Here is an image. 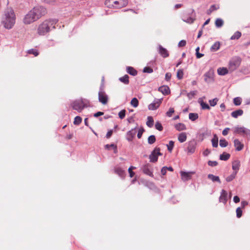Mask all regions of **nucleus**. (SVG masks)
<instances>
[{
  "label": "nucleus",
  "mask_w": 250,
  "mask_h": 250,
  "mask_svg": "<svg viewBox=\"0 0 250 250\" xmlns=\"http://www.w3.org/2000/svg\"><path fill=\"white\" fill-rule=\"evenodd\" d=\"M103 84H102L100 87V91L98 93V100L103 104H105L107 103L108 97L104 91Z\"/></svg>",
  "instance_id": "nucleus-8"
},
{
  "label": "nucleus",
  "mask_w": 250,
  "mask_h": 250,
  "mask_svg": "<svg viewBox=\"0 0 250 250\" xmlns=\"http://www.w3.org/2000/svg\"><path fill=\"white\" fill-rule=\"evenodd\" d=\"M219 8V6H216L215 4L212 5L209 9L207 10V13L208 15H210L213 11L216 10Z\"/></svg>",
  "instance_id": "nucleus-36"
},
{
  "label": "nucleus",
  "mask_w": 250,
  "mask_h": 250,
  "mask_svg": "<svg viewBox=\"0 0 250 250\" xmlns=\"http://www.w3.org/2000/svg\"><path fill=\"white\" fill-rule=\"evenodd\" d=\"M162 155V153L160 152V148L156 147L149 156L150 162L151 163L156 162L158 161V156Z\"/></svg>",
  "instance_id": "nucleus-7"
},
{
  "label": "nucleus",
  "mask_w": 250,
  "mask_h": 250,
  "mask_svg": "<svg viewBox=\"0 0 250 250\" xmlns=\"http://www.w3.org/2000/svg\"><path fill=\"white\" fill-rule=\"evenodd\" d=\"M230 157V155L229 153L224 152L222 154L220 155L219 158L222 161H227Z\"/></svg>",
  "instance_id": "nucleus-31"
},
{
  "label": "nucleus",
  "mask_w": 250,
  "mask_h": 250,
  "mask_svg": "<svg viewBox=\"0 0 250 250\" xmlns=\"http://www.w3.org/2000/svg\"><path fill=\"white\" fill-rule=\"evenodd\" d=\"M196 93H197V91H196V90L192 91H190L189 93H188L187 94V96L188 97V98L189 100H191L194 97V96L196 94Z\"/></svg>",
  "instance_id": "nucleus-48"
},
{
  "label": "nucleus",
  "mask_w": 250,
  "mask_h": 250,
  "mask_svg": "<svg viewBox=\"0 0 250 250\" xmlns=\"http://www.w3.org/2000/svg\"><path fill=\"white\" fill-rule=\"evenodd\" d=\"M180 175L181 176L182 180H183L184 181H187L190 179L191 178L190 173L189 172L181 171Z\"/></svg>",
  "instance_id": "nucleus-24"
},
{
  "label": "nucleus",
  "mask_w": 250,
  "mask_h": 250,
  "mask_svg": "<svg viewBox=\"0 0 250 250\" xmlns=\"http://www.w3.org/2000/svg\"><path fill=\"white\" fill-rule=\"evenodd\" d=\"M240 167V162L239 160H234L232 162V168L233 170V172H236V173H237Z\"/></svg>",
  "instance_id": "nucleus-19"
},
{
  "label": "nucleus",
  "mask_w": 250,
  "mask_h": 250,
  "mask_svg": "<svg viewBox=\"0 0 250 250\" xmlns=\"http://www.w3.org/2000/svg\"><path fill=\"white\" fill-rule=\"evenodd\" d=\"M218 101V99L217 98H214L212 100H209V103L211 106H214L216 105L217 102Z\"/></svg>",
  "instance_id": "nucleus-51"
},
{
  "label": "nucleus",
  "mask_w": 250,
  "mask_h": 250,
  "mask_svg": "<svg viewBox=\"0 0 250 250\" xmlns=\"http://www.w3.org/2000/svg\"><path fill=\"white\" fill-rule=\"evenodd\" d=\"M126 111L125 109H123L118 113L119 117L120 119H123L125 116Z\"/></svg>",
  "instance_id": "nucleus-53"
},
{
  "label": "nucleus",
  "mask_w": 250,
  "mask_h": 250,
  "mask_svg": "<svg viewBox=\"0 0 250 250\" xmlns=\"http://www.w3.org/2000/svg\"><path fill=\"white\" fill-rule=\"evenodd\" d=\"M128 2V0H106L105 4L108 7L121 8L126 6Z\"/></svg>",
  "instance_id": "nucleus-4"
},
{
  "label": "nucleus",
  "mask_w": 250,
  "mask_h": 250,
  "mask_svg": "<svg viewBox=\"0 0 250 250\" xmlns=\"http://www.w3.org/2000/svg\"><path fill=\"white\" fill-rule=\"evenodd\" d=\"M230 128L229 127L225 128L222 131V134L224 136H226L228 134V132Z\"/></svg>",
  "instance_id": "nucleus-63"
},
{
  "label": "nucleus",
  "mask_w": 250,
  "mask_h": 250,
  "mask_svg": "<svg viewBox=\"0 0 250 250\" xmlns=\"http://www.w3.org/2000/svg\"><path fill=\"white\" fill-rule=\"evenodd\" d=\"M38 20L47 13L46 9L42 6H37L32 8Z\"/></svg>",
  "instance_id": "nucleus-9"
},
{
  "label": "nucleus",
  "mask_w": 250,
  "mask_h": 250,
  "mask_svg": "<svg viewBox=\"0 0 250 250\" xmlns=\"http://www.w3.org/2000/svg\"><path fill=\"white\" fill-rule=\"evenodd\" d=\"M143 172L150 177L154 176L153 174V170L151 165L149 163H147L144 165L141 168Z\"/></svg>",
  "instance_id": "nucleus-11"
},
{
  "label": "nucleus",
  "mask_w": 250,
  "mask_h": 250,
  "mask_svg": "<svg viewBox=\"0 0 250 250\" xmlns=\"http://www.w3.org/2000/svg\"><path fill=\"white\" fill-rule=\"evenodd\" d=\"M131 105L134 107H137L139 104V101L136 98H133L130 102Z\"/></svg>",
  "instance_id": "nucleus-41"
},
{
  "label": "nucleus",
  "mask_w": 250,
  "mask_h": 250,
  "mask_svg": "<svg viewBox=\"0 0 250 250\" xmlns=\"http://www.w3.org/2000/svg\"><path fill=\"white\" fill-rule=\"evenodd\" d=\"M174 112V108L171 107L169 109V110L167 112L166 115L168 117H170L172 116V113H173Z\"/></svg>",
  "instance_id": "nucleus-59"
},
{
  "label": "nucleus",
  "mask_w": 250,
  "mask_h": 250,
  "mask_svg": "<svg viewBox=\"0 0 250 250\" xmlns=\"http://www.w3.org/2000/svg\"><path fill=\"white\" fill-rule=\"evenodd\" d=\"M241 60L239 57H235L231 59L229 63V69L230 72L234 71L240 65Z\"/></svg>",
  "instance_id": "nucleus-6"
},
{
  "label": "nucleus",
  "mask_w": 250,
  "mask_h": 250,
  "mask_svg": "<svg viewBox=\"0 0 250 250\" xmlns=\"http://www.w3.org/2000/svg\"><path fill=\"white\" fill-rule=\"evenodd\" d=\"M174 142L173 141H170L169 144L167 145V150L169 152H171L174 147Z\"/></svg>",
  "instance_id": "nucleus-47"
},
{
  "label": "nucleus",
  "mask_w": 250,
  "mask_h": 250,
  "mask_svg": "<svg viewBox=\"0 0 250 250\" xmlns=\"http://www.w3.org/2000/svg\"><path fill=\"white\" fill-rule=\"evenodd\" d=\"M183 20L184 21L186 22L187 23H192L194 21L195 19L191 17H187V18L184 17L183 19Z\"/></svg>",
  "instance_id": "nucleus-45"
},
{
  "label": "nucleus",
  "mask_w": 250,
  "mask_h": 250,
  "mask_svg": "<svg viewBox=\"0 0 250 250\" xmlns=\"http://www.w3.org/2000/svg\"><path fill=\"white\" fill-rule=\"evenodd\" d=\"M243 111L242 109H238L231 112V115L234 118H238V116L242 115Z\"/></svg>",
  "instance_id": "nucleus-25"
},
{
  "label": "nucleus",
  "mask_w": 250,
  "mask_h": 250,
  "mask_svg": "<svg viewBox=\"0 0 250 250\" xmlns=\"http://www.w3.org/2000/svg\"><path fill=\"white\" fill-rule=\"evenodd\" d=\"M89 101L85 99H77L71 104V106L74 110L81 112L84 108L88 106Z\"/></svg>",
  "instance_id": "nucleus-3"
},
{
  "label": "nucleus",
  "mask_w": 250,
  "mask_h": 250,
  "mask_svg": "<svg viewBox=\"0 0 250 250\" xmlns=\"http://www.w3.org/2000/svg\"><path fill=\"white\" fill-rule=\"evenodd\" d=\"M186 44V41L185 40H181L178 43V46L179 47L185 46Z\"/></svg>",
  "instance_id": "nucleus-60"
},
{
  "label": "nucleus",
  "mask_w": 250,
  "mask_h": 250,
  "mask_svg": "<svg viewBox=\"0 0 250 250\" xmlns=\"http://www.w3.org/2000/svg\"><path fill=\"white\" fill-rule=\"evenodd\" d=\"M115 172L118 174L120 177L124 178L125 175V172L124 170L120 167L115 168Z\"/></svg>",
  "instance_id": "nucleus-21"
},
{
  "label": "nucleus",
  "mask_w": 250,
  "mask_h": 250,
  "mask_svg": "<svg viewBox=\"0 0 250 250\" xmlns=\"http://www.w3.org/2000/svg\"><path fill=\"white\" fill-rule=\"evenodd\" d=\"M184 76V71L182 69H180L178 70L177 72V78L179 80H181L183 79Z\"/></svg>",
  "instance_id": "nucleus-44"
},
{
  "label": "nucleus",
  "mask_w": 250,
  "mask_h": 250,
  "mask_svg": "<svg viewBox=\"0 0 250 250\" xmlns=\"http://www.w3.org/2000/svg\"><path fill=\"white\" fill-rule=\"evenodd\" d=\"M161 103V101L160 99L155 100L153 103L148 105V108L150 110H155L159 107Z\"/></svg>",
  "instance_id": "nucleus-13"
},
{
  "label": "nucleus",
  "mask_w": 250,
  "mask_h": 250,
  "mask_svg": "<svg viewBox=\"0 0 250 250\" xmlns=\"http://www.w3.org/2000/svg\"><path fill=\"white\" fill-rule=\"evenodd\" d=\"M110 147L113 148L115 153H116L117 152V147L116 145L112 144L110 145L107 144L105 146V148L106 149H109Z\"/></svg>",
  "instance_id": "nucleus-40"
},
{
  "label": "nucleus",
  "mask_w": 250,
  "mask_h": 250,
  "mask_svg": "<svg viewBox=\"0 0 250 250\" xmlns=\"http://www.w3.org/2000/svg\"><path fill=\"white\" fill-rule=\"evenodd\" d=\"M155 141H156V137H155V135H151L148 137L147 142H148V144L152 145V144H154L155 142Z\"/></svg>",
  "instance_id": "nucleus-39"
},
{
  "label": "nucleus",
  "mask_w": 250,
  "mask_h": 250,
  "mask_svg": "<svg viewBox=\"0 0 250 250\" xmlns=\"http://www.w3.org/2000/svg\"><path fill=\"white\" fill-rule=\"evenodd\" d=\"M236 174V172H233L231 174L226 178V181L228 182L232 181L235 178Z\"/></svg>",
  "instance_id": "nucleus-42"
},
{
  "label": "nucleus",
  "mask_w": 250,
  "mask_h": 250,
  "mask_svg": "<svg viewBox=\"0 0 250 250\" xmlns=\"http://www.w3.org/2000/svg\"><path fill=\"white\" fill-rule=\"evenodd\" d=\"M119 80L125 84H128L129 83V76L127 75H125L123 77H120Z\"/></svg>",
  "instance_id": "nucleus-32"
},
{
  "label": "nucleus",
  "mask_w": 250,
  "mask_h": 250,
  "mask_svg": "<svg viewBox=\"0 0 250 250\" xmlns=\"http://www.w3.org/2000/svg\"><path fill=\"white\" fill-rule=\"evenodd\" d=\"M214 71L212 69H210L204 75L205 81L209 83L214 82L213 79Z\"/></svg>",
  "instance_id": "nucleus-10"
},
{
  "label": "nucleus",
  "mask_w": 250,
  "mask_h": 250,
  "mask_svg": "<svg viewBox=\"0 0 250 250\" xmlns=\"http://www.w3.org/2000/svg\"><path fill=\"white\" fill-rule=\"evenodd\" d=\"M27 53L29 54H33L35 56H37L39 55V52L37 49H31L27 51Z\"/></svg>",
  "instance_id": "nucleus-50"
},
{
  "label": "nucleus",
  "mask_w": 250,
  "mask_h": 250,
  "mask_svg": "<svg viewBox=\"0 0 250 250\" xmlns=\"http://www.w3.org/2000/svg\"><path fill=\"white\" fill-rule=\"evenodd\" d=\"M228 193L227 192L224 190L222 189L221 192V195L219 197V201L220 202L223 203L224 204H226L227 200H228Z\"/></svg>",
  "instance_id": "nucleus-15"
},
{
  "label": "nucleus",
  "mask_w": 250,
  "mask_h": 250,
  "mask_svg": "<svg viewBox=\"0 0 250 250\" xmlns=\"http://www.w3.org/2000/svg\"><path fill=\"white\" fill-rule=\"evenodd\" d=\"M136 167L133 166H130L128 168V172L130 177H133L135 174V173L132 171V169H135Z\"/></svg>",
  "instance_id": "nucleus-54"
},
{
  "label": "nucleus",
  "mask_w": 250,
  "mask_h": 250,
  "mask_svg": "<svg viewBox=\"0 0 250 250\" xmlns=\"http://www.w3.org/2000/svg\"><path fill=\"white\" fill-rule=\"evenodd\" d=\"M136 128V127L127 132L126 134V139L128 142H131L135 136L136 133L135 131Z\"/></svg>",
  "instance_id": "nucleus-14"
},
{
  "label": "nucleus",
  "mask_w": 250,
  "mask_h": 250,
  "mask_svg": "<svg viewBox=\"0 0 250 250\" xmlns=\"http://www.w3.org/2000/svg\"><path fill=\"white\" fill-rule=\"evenodd\" d=\"M175 128L178 131H182L186 129V126L183 123H178L175 125Z\"/></svg>",
  "instance_id": "nucleus-29"
},
{
  "label": "nucleus",
  "mask_w": 250,
  "mask_h": 250,
  "mask_svg": "<svg viewBox=\"0 0 250 250\" xmlns=\"http://www.w3.org/2000/svg\"><path fill=\"white\" fill-rule=\"evenodd\" d=\"M219 145L222 147H225L228 145V142L225 139H220L219 141Z\"/></svg>",
  "instance_id": "nucleus-46"
},
{
  "label": "nucleus",
  "mask_w": 250,
  "mask_h": 250,
  "mask_svg": "<svg viewBox=\"0 0 250 250\" xmlns=\"http://www.w3.org/2000/svg\"><path fill=\"white\" fill-rule=\"evenodd\" d=\"M155 126L156 129L159 131H162L163 129L162 124L159 122H157L155 123Z\"/></svg>",
  "instance_id": "nucleus-52"
},
{
  "label": "nucleus",
  "mask_w": 250,
  "mask_h": 250,
  "mask_svg": "<svg viewBox=\"0 0 250 250\" xmlns=\"http://www.w3.org/2000/svg\"><path fill=\"white\" fill-rule=\"evenodd\" d=\"M210 152L211 151L210 150L207 148L204 151V152H203V154L204 155V156H207L210 153Z\"/></svg>",
  "instance_id": "nucleus-64"
},
{
  "label": "nucleus",
  "mask_w": 250,
  "mask_h": 250,
  "mask_svg": "<svg viewBox=\"0 0 250 250\" xmlns=\"http://www.w3.org/2000/svg\"><path fill=\"white\" fill-rule=\"evenodd\" d=\"M145 130L143 127H141L140 129H139L138 134H137V137L139 139H140L143 135V132H144Z\"/></svg>",
  "instance_id": "nucleus-58"
},
{
  "label": "nucleus",
  "mask_w": 250,
  "mask_h": 250,
  "mask_svg": "<svg viewBox=\"0 0 250 250\" xmlns=\"http://www.w3.org/2000/svg\"><path fill=\"white\" fill-rule=\"evenodd\" d=\"M16 16L13 10L7 9L5 12L4 18L2 21V23L4 28L7 29H11L15 23Z\"/></svg>",
  "instance_id": "nucleus-2"
},
{
  "label": "nucleus",
  "mask_w": 250,
  "mask_h": 250,
  "mask_svg": "<svg viewBox=\"0 0 250 250\" xmlns=\"http://www.w3.org/2000/svg\"><path fill=\"white\" fill-rule=\"evenodd\" d=\"M171 77V74L169 72H167L165 75V80L167 81H169Z\"/></svg>",
  "instance_id": "nucleus-61"
},
{
  "label": "nucleus",
  "mask_w": 250,
  "mask_h": 250,
  "mask_svg": "<svg viewBox=\"0 0 250 250\" xmlns=\"http://www.w3.org/2000/svg\"><path fill=\"white\" fill-rule=\"evenodd\" d=\"M82 122V118L79 116H77L76 117H75V118H74V122H73V124L75 125H79Z\"/></svg>",
  "instance_id": "nucleus-43"
},
{
  "label": "nucleus",
  "mask_w": 250,
  "mask_h": 250,
  "mask_svg": "<svg viewBox=\"0 0 250 250\" xmlns=\"http://www.w3.org/2000/svg\"><path fill=\"white\" fill-rule=\"evenodd\" d=\"M208 178L211 180L213 182H218L219 184H221V183L220 178L218 176H215L212 174H209L208 175Z\"/></svg>",
  "instance_id": "nucleus-23"
},
{
  "label": "nucleus",
  "mask_w": 250,
  "mask_h": 250,
  "mask_svg": "<svg viewBox=\"0 0 250 250\" xmlns=\"http://www.w3.org/2000/svg\"><path fill=\"white\" fill-rule=\"evenodd\" d=\"M158 90L164 95H167L170 93V89L167 85H162L159 87Z\"/></svg>",
  "instance_id": "nucleus-17"
},
{
  "label": "nucleus",
  "mask_w": 250,
  "mask_h": 250,
  "mask_svg": "<svg viewBox=\"0 0 250 250\" xmlns=\"http://www.w3.org/2000/svg\"><path fill=\"white\" fill-rule=\"evenodd\" d=\"M242 99L240 97H236L233 99V103L235 105H239L241 104Z\"/></svg>",
  "instance_id": "nucleus-49"
},
{
  "label": "nucleus",
  "mask_w": 250,
  "mask_h": 250,
  "mask_svg": "<svg viewBox=\"0 0 250 250\" xmlns=\"http://www.w3.org/2000/svg\"><path fill=\"white\" fill-rule=\"evenodd\" d=\"M208 166L210 167H215L218 165V162L216 161H208Z\"/></svg>",
  "instance_id": "nucleus-57"
},
{
  "label": "nucleus",
  "mask_w": 250,
  "mask_h": 250,
  "mask_svg": "<svg viewBox=\"0 0 250 250\" xmlns=\"http://www.w3.org/2000/svg\"><path fill=\"white\" fill-rule=\"evenodd\" d=\"M57 19L46 20L41 23L37 29V33L40 36H44L49 32L52 28H55V24L58 22Z\"/></svg>",
  "instance_id": "nucleus-1"
},
{
  "label": "nucleus",
  "mask_w": 250,
  "mask_h": 250,
  "mask_svg": "<svg viewBox=\"0 0 250 250\" xmlns=\"http://www.w3.org/2000/svg\"><path fill=\"white\" fill-rule=\"evenodd\" d=\"M199 117L198 114L196 113H190L189 114V119L192 121H194L197 120Z\"/></svg>",
  "instance_id": "nucleus-38"
},
{
  "label": "nucleus",
  "mask_w": 250,
  "mask_h": 250,
  "mask_svg": "<svg viewBox=\"0 0 250 250\" xmlns=\"http://www.w3.org/2000/svg\"><path fill=\"white\" fill-rule=\"evenodd\" d=\"M196 145L197 143L194 139L189 141L188 144V153L189 154L193 153L195 151Z\"/></svg>",
  "instance_id": "nucleus-12"
},
{
  "label": "nucleus",
  "mask_w": 250,
  "mask_h": 250,
  "mask_svg": "<svg viewBox=\"0 0 250 250\" xmlns=\"http://www.w3.org/2000/svg\"><path fill=\"white\" fill-rule=\"evenodd\" d=\"M167 167H164L161 169V173L162 175H166V174L167 173Z\"/></svg>",
  "instance_id": "nucleus-62"
},
{
  "label": "nucleus",
  "mask_w": 250,
  "mask_h": 250,
  "mask_svg": "<svg viewBox=\"0 0 250 250\" xmlns=\"http://www.w3.org/2000/svg\"><path fill=\"white\" fill-rule=\"evenodd\" d=\"M220 47V43L219 42H216L210 47L211 51H216L219 49Z\"/></svg>",
  "instance_id": "nucleus-28"
},
{
  "label": "nucleus",
  "mask_w": 250,
  "mask_h": 250,
  "mask_svg": "<svg viewBox=\"0 0 250 250\" xmlns=\"http://www.w3.org/2000/svg\"><path fill=\"white\" fill-rule=\"evenodd\" d=\"M212 146L214 147H217L218 146V138L216 134L213 135V138L211 140Z\"/></svg>",
  "instance_id": "nucleus-30"
},
{
  "label": "nucleus",
  "mask_w": 250,
  "mask_h": 250,
  "mask_svg": "<svg viewBox=\"0 0 250 250\" xmlns=\"http://www.w3.org/2000/svg\"><path fill=\"white\" fill-rule=\"evenodd\" d=\"M229 69L226 67H219L217 69V73L219 75L224 76L229 73Z\"/></svg>",
  "instance_id": "nucleus-22"
},
{
  "label": "nucleus",
  "mask_w": 250,
  "mask_h": 250,
  "mask_svg": "<svg viewBox=\"0 0 250 250\" xmlns=\"http://www.w3.org/2000/svg\"><path fill=\"white\" fill-rule=\"evenodd\" d=\"M158 52L163 57L167 58L169 56L168 51L162 45H159L158 47Z\"/></svg>",
  "instance_id": "nucleus-16"
},
{
  "label": "nucleus",
  "mask_w": 250,
  "mask_h": 250,
  "mask_svg": "<svg viewBox=\"0 0 250 250\" xmlns=\"http://www.w3.org/2000/svg\"><path fill=\"white\" fill-rule=\"evenodd\" d=\"M235 132H242L246 134H250V130L244 127H235Z\"/></svg>",
  "instance_id": "nucleus-20"
},
{
  "label": "nucleus",
  "mask_w": 250,
  "mask_h": 250,
  "mask_svg": "<svg viewBox=\"0 0 250 250\" xmlns=\"http://www.w3.org/2000/svg\"><path fill=\"white\" fill-rule=\"evenodd\" d=\"M236 216L237 218H240L242 215V210L240 207L237 208L236 210Z\"/></svg>",
  "instance_id": "nucleus-55"
},
{
  "label": "nucleus",
  "mask_w": 250,
  "mask_h": 250,
  "mask_svg": "<svg viewBox=\"0 0 250 250\" xmlns=\"http://www.w3.org/2000/svg\"><path fill=\"white\" fill-rule=\"evenodd\" d=\"M126 71L128 74L133 76H135L137 74V70L131 66H127L126 67Z\"/></svg>",
  "instance_id": "nucleus-26"
},
{
  "label": "nucleus",
  "mask_w": 250,
  "mask_h": 250,
  "mask_svg": "<svg viewBox=\"0 0 250 250\" xmlns=\"http://www.w3.org/2000/svg\"><path fill=\"white\" fill-rule=\"evenodd\" d=\"M199 103L200 104V105L203 109L209 110L210 109V107L208 104L205 103L203 101L201 100V99H199Z\"/></svg>",
  "instance_id": "nucleus-33"
},
{
  "label": "nucleus",
  "mask_w": 250,
  "mask_h": 250,
  "mask_svg": "<svg viewBox=\"0 0 250 250\" xmlns=\"http://www.w3.org/2000/svg\"><path fill=\"white\" fill-rule=\"evenodd\" d=\"M147 126L149 127H152L154 124V120L151 116H148L147 118V121L146 123Z\"/></svg>",
  "instance_id": "nucleus-34"
},
{
  "label": "nucleus",
  "mask_w": 250,
  "mask_h": 250,
  "mask_svg": "<svg viewBox=\"0 0 250 250\" xmlns=\"http://www.w3.org/2000/svg\"><path fill=\"white\" fill-rule=\"evenodd\" d=\"M38 20V19L37 18L35 13L34 12L33 9H32L25 16L23 21L25 24H29L37 21Z\"/></svg>",
  "instance_id": "nucleus-5"
},
{
  "label": "nucleus",
  "mask_w": 250,
  "mask_h": 250,
  "mask_svg": "<svg viewBox=\"0 0 250 250\" xmlns=\"http://www.w3.org/2000/svg\"><path fill=\"white\" fill-rule=\"evenodd\" d=\"M143 71L144 73H151L153 72V70L151 67H145L144 68Z\"/></svg>",
  "instance_id": "nucleus-56"
},
{
  "label": "nucleus",
  "mask_w": 250,
  "mask_h": 250,
  "mask_svg": "<svg viewBox=\"0 0 250 250\" xmlns=\"http://www.w3.org/2000/svg\"><path fill=\"white\" fill-rule=\"evenodd\" d=\"M178 140L180 143H183L187 140V135L185 132H182L179 134Z\"/></svg>",
  "instance_id": "nucleus-27"
},
{
  "label": "nucleus",
  "mask_w": 250,
  "mask_h": 250,
  "mask_svg": "<svg viewBox=\"0 0 250 250\" xmlns=\"http://www.w3.org/2000/svg\"><path fill=\"white\" fill-rule=\"evenodd\" d=\"M224 24V21L222 19L220 18H218L216 19L215 22V26L218 27L220 28L222 27L223 25Z\"/></svg>",
  "instance_id": "nucleus-37"
},
{
  "label": "nucleus",
  "mask_w": 250,
  "mask_h": 250,
  "mask_svg": "<svg viewBox=\"0 0 250 250\" xmlns=\"http://www.w3.org/2000/svg\"><path fill=\"white\" fill-rule=\"evenodd\" d=\"M234 146L236 150L238 151L242 150L244 147V145L237 139H235L234 140Z\"/></svg>",
  "instance_id": "nucleus-18"
},
{
  "label": "nucleus",
  "mask_w": 250,
  "mask_h": 250,
  "mask_svg": "<svg viewBox=\"0 0 250 250\" xmlns=\"http://www.w3.org/2000/svg\"><path fill=\"white\" fill-rule=\"evenodd\" d=\"M241 33L240 31H237L234 33V34L230 37V39L231 40H238L241 37Z\"/></svg>",
  "instance_id": "nucleus-35"
}]
</instances>
